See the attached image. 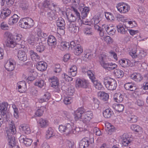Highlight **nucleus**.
Returning a JSON list of instances; mask_svg holds the SVG:
<instances>
[{
    "label": "nucleus",
    "instance_id": "f257e3e1",
    "mask_svg": "<svg viewBox=\"0 0 148 148\" xmlns=\"http://www.w3.org/2000/svg\"><path fill=\"white\" fill-rule=\"evenodd\" d=\"M75 118L76 120L81 119L85 123H88L93 118V113L91 110L86 111L84 108L80 107L75 111Z\"/></svg>",
    "mask_w": 148,
    "mask_h": 148
},
{
    "label": "nucleus",
    "instance_id": "f03ea898",
    "mask_svg": "<svg viewBox=\"0 0 148 148\" xmlns=\"http://www.w3.org/2000/svg\"><path fill=\"white\" fill-rule=\"evenodd\" d=\"M9 129L7 131L8 136V144L11 148L15 146L16 144L15 139L12 135L15 134L16 132L14 122L11 121L9 123Z\"/></svg>",
    "mask_w": 148,
    "mask_h": 148
},
{
    "label": "nucleus",
    "instance_id": "7ed1b4c3",
    "mask_svg": "<svg viewBox=\"0 0 148 148\" xmlns=\"http://www.w3.org/2000/svg\"><path fill=\"white\" fill-rule=\"evenodd\" d=\"M103 83L108 90H115L117 86L116 81L109 77L104 78L103 79Z\"/></svg>",
    "mask_w": 148,
    "mask_h": 148
},
{
    "label": "nucleus",
    "instance_id": "20e7f679",
    "mask_svg": "<svg viewBox=\"0 0 148 148\" xmlns=\"http://www.w3.org/2000/svg\"><path fill=\"white\" fill-rule=\"evenodd\" d=\"M19 26L25 29L30 28L34 25V21L31 18H24L21 19L18 22Z\"/></svg>",
    "mask_w": 148,
    "mask_h": 148
},
{
    "label": "nucleus",
    "instance_id": "39448f33",
    "mask_svg": "<svg viewBox=\"0 0 148 148\" xmlns=\"http://www.w3.org/2000/svg\"><path fill=\"white\" fill-rule=\"evenodd\" d=\"M58 129L60 132L63 133L66 135L72 134V132H74L72 131L71 123H68L64 125H60L59 126Z\"/></svg>",
    "mask_w": 148,
    "mask_h": 148
},
{
    "label": "nucleus",
    "instance_id": "423d86ee",
    "mask_svg": "<svg viewBox=\"0 0 148 148\" xmlns=\"http://www.w3.org/2000/svg\"><path fill=\"white\" fill-rule=\"evenodd\" d=\"M116 8L119 12L121 14H125L130 10V7L127 4L124 3H118Z\"/></svg>",
    "mask_w": 148,
    "mask_h": 148
},
{
    "label": "nucleus",
    "instance_id": "0eeeda50",
    "mask_svg": "<svg viewBox=\"0 0 148 148\" xmlns=\"http://www.w3.org/2000/svg\"><path fill=\"white\" fill-rule=\"evenodd\" d=\"M73 11L75 14L76 15V17L73 14H71L70 16H67L68 21L70 22H73L76 21L77 20L78 21H81L80 14L78 10L75 8L73 7Z\"/></svg>",
    "mask_w": 148,
    "mask_h": 148
},
{
    "label": "nucleus",
    "instance_id": "6e6552de",
    "mask_svg": "<svg viewBox=\"0 0 148 148\" xmlns=\"http://www.w3.org/2000/svg\"><path fill=\"white\" fill-rule=\"evenodd\" d=\"M27 43L29 45L35 48V47L37 45L40 41L39 38L36 35H30L28 37L27 40Z\"/></svg>",
    "mask_w": 148,
    "mask_h": 148
},
{
    "label": "nucleus",
    "instance_id": "1a4fd4ad",
    "mask_svg": "<svg viewBox=\"0 0 148 148\" xmlns=\"http://www.w3.org/2000/svg\"><path fill=\"white\" fill-rule=\"evenodd\" d=\"M88 82L84 79L77 78L76 81L75 86L76 88H86L88 86Z\"/></svg>",
    "mask_w": 148,
    "mask_h": 148
},
{
    "label": "nucleus",
    "instance_id": "9d476101",
    "mask_svg": "<svg viewBox=\"0 0 148 148\" xmlns=\"http://www.w3.org/2000/svg\"><path fill=\"white\" fill-rule=\"evenodd\" d=\"M137 51L136 50H132V51L129 53L130 55L133 58H136L138 57L139 58L141 59L146 55L147 53L145 50H140L139 51L138 53L136 54Z\"/></svg>",
    "mask_w": 148,
    "mask_h": 148
},
{
    "label": "nucleus",
    "instance_id": "9b49d317",
    "mask_svg": "<svg viewBox=\"0 0 148 148\" xmlns=\"http://www.w3.org/2000/svg\"><path fill=\"white\" fill-rule=\"evenodd\" d=\"M15 64V62L14 59H10L6 62L5 67L7 71H11L14 70Z\"/></svg>",
    "mask_w": 148,
    "mask_h": 148
},
{
    "label": "nucleus",
    "instance_id": "f8f14e48",
    "mask_svg": "<svg viewBox=\"0 0 148 148\" xmlns=\"http://www.w3.org/2000/svg\"><path fill=\"white\" fill-rule=\"evenodd\" d=\"M120 139L122 141L123 145L124 146H126L131 142L130 138L128 136L127 134H124L120 136Z\"/></svg>",
    "mask_w": 148,
    "mask_h": 148
},
{
    "label": "nucleus",
    "instance_id": "ddd939ff",
    "mask_svg": "<svg viewBox=\"0 0 148 148\" xmlns=\"http://www.w3.org/2000/svg\"><path fill=\"white\" fill-rule=\"evenodd\" d=\"M1 12L0 17L3 19H4L8 16L11 13V10L8 8L2 6L1 7Z\"/></svg>",
    "mask_w": 148,
    "mask_h": 148
},
{
    "label": "nucleus",
    "instance_id": "4468645a",
    "mask_svg": "<svg viewBox=\"0 0 148 148\" xmlns=\"http://www.w3.org/2000/svg\"><path fill=\"white\" fill-rule=\"evenodd\" d=\"M102 27H104V28L108 35L112 36L115 34L116 30L113 26L111 25H102Z\"/></svg>",
    "mask_w": 148,
    "mask_h": 148
},
{
    "label": "nucleus",
    "instance_id": "2eb2a0df",
    "mask_svg": "<svg viewBox=\"0 0 148 148\" xmlns=\"http://www.w3.org/2000/svg\"><path fill=\"white\" fill-rule=\"evenodd\" d=\"M102 67L106 70L112 71L117 68V65L112 62H107Z\"/></svg>",
    "mask_w": 148,
    "mask_h": 148
},
{
    "label": "nucleus",
    "instance_id": "dca6fc26",
    "mask_svg": "<svg viewBox=\"0 0 148 148\" xmlns=\"http://www.w3.org/2000/svg\"><path fill=\"white\" fill-rule=\"evenodd\" d=\"M38 125L41 128H45L48 126L49 123L48 120L46 119L40 118L37 121Z\"/></svg>",
    "mask_w": 148,
    "mask_h": 148
},
{
    "label": "nucleus",
    "instance_id": "f3484780",
    "mask_svg": "<svg viewBox=\"0 0 148 148\" xmlns=\"http://www.w3.org/2000/svg\"><path fill=\"white\" fill-rule=\"evenodd\" d=\"M19 139L26 146H30L32 142V140L31 139L27 138L23 135H21Z\"/></svg>",
    "mask_w": 148,
    "mask_h": 148
},
{
    "label": "nucleus",
    "instance_id": "a211bd4d",
    "mask_svg": "<svg viewBox=\"0 0 148 148\" xmlns=\"http://www.w3.org/2000/svg\"><path fill=\"white\" fill-rule=\"evenodd\" d=\"M17 85L19 92H20L23 93L26 90V84L25 81H23L18 82Z\"/></svg>",
    "mask_w": 148,
    "mask_h": 148
},
{
    "label": "nucleus",
    "instance_id": "6ab92c4d",
    "mask_svg": "<svg viewBox=\"0 0 148 148\" xmlns=\"http://www.w3.org/2000/svg\"><path fill=\"white\" fill-rule=\"evenodd\" d=\"M108 56L106 53H102L99 56V62L101 65L102 66L107 62L105 61L107 60Z\"/></svg>",
    "mask_w": 148,
    "mask_h": 148
},
{
    "label": "nucleus",
    "instance_id": "aec40b11",
    "mask_svg": "<svg viewBox=\"0 0 148 148\" xmlns=\"http://www.w3.org/2000/svg\"><path fill=\"white\" fill-rule=\"evenodd\" d=\"M124 87L126 90L131 91H134L136 89L135 84L132 82L126 83Z\"/></svg>",
    "mask_w": 148,
    "mask_h": 148
},
{
    "label": "nucleus",
    "instance_id": "412c9836",
    "mask_svg": "<svg viewBox=\"0 0 148 148\" xmlns=\"http://www.w3.org/2000/svg\"><path fill=\"white\" fill-rule=\"evenodd\" d=\"M89 140L87 138H83L79 142V148H87L89 145Z\"/></svg>",
    "mask_w": 148,
    "mask_h": 148
},
{
    "label": "nucleus",
    "instance_id": "4be33fe9",
    "mask_svg": "<svg viewBox=\"0 0 148 148\" xmlns=\"http://www.w3.org/2000/svg\"><path fill=\"white\" fill-rule=\"evenodd\" d=\"M36 67L37 69L40 71L45 70L47 68L46 63L43 61L38 62L36 64Z\"/></svg>",
    "mask_w": 148,
    "mask_h": 148
},
{
    "label": "nucleus",
    "instance_id": "5701e85b",
    "mask_svg": "<svg viewBox=\"0 0 148 148\" xmlns=\"http://www.w3.org/2000/svg\"><path fill=\"white\" fill-rule=\"evenodd\" d=\"M130 77L136 82H140L143 79V77L142 75L139 73H134L131 75Z\"/></svg>",
    "mask_w": 148,
    "mask_h": 148
},
{
    "label": "nucleus",
    "instance_id": "b1692460",
    "mask_svg": "<svg viewBox=\"0 0 148 148\" xmlns=\"http://www.w3.org/2000/svg\"><path fill=\"white\" fill-rule=\"evenodd\" d=\"M31 58L33 61L38 62L40 60V58L36 52L32 50L29 52Z\"/></svg>",
    "mask_w": 148,
    "mask_h": 148
},
{
    "label": "nucleus",
    "instance_id": "393cba45",
    "mask_svg": "<svg viewBox=\"0 0 148 148\" xmlns=\"http://www.w3.org/2000/svg\"><path fill=\"white\" fill-rule=\"evenodd\" d=\"M19 128L23 133L27 134H29L31 132V130L29 126L27 125H21L19 126Z\"/></svg>",
    "mask_w": 148,
    "mask_h": 148
},
{
    "label": "nucleus",
    "instance_id": "a878e982",
    "mask_svg": "<svg viewBox=\"0 0 148 148\" xmlns=\"http://www.w3.org/2000/svg\"><path fill=\"white\" fill-rule=\"evenodd\" d=\"M50 82L51 86L53 88L57 87L58 85V80L57 77L53 76L50 78L49 79Z\"/></svg>",
    "mask_w": 148,
    "mask_h": 148
},
{
    "label": "nucleus",
    "instance_id": "bb28decb",
    "mask_svg": "<svg viewBox=\"0 0 148 148\" xmlns=\"http://www.w3.org/2000/svg\"><path fill=\"white\" fill-rule=\"evenodd\" d=\"M18 57L19 60L24 62L27 60V57L25 52L23 51L19 50L18 52Z\"/></svg>",
    "mask_w": 148,
    "mask_h": 148
},
{
    "label": "nucleus",
    "instance_id": "cd10ccee",
    "mask_svg": "<svg viewBox=\"0 0 148 148\" xmlns=\"http://www.w3.org/2000/svg\"><path fill=\"white\" fill-rule=\"evenodd\" d=\"M8 104L7 103L3 102L0 103V110L1 114L3 116L6 114V111L7 110Z\"/></svg>",
    "mask_w": 148,
    "mask_h": 148
},
{
    "label": "nucleus",
    "instance_id": "c85d7f7f",
    "mask_svg": "<svg viewBox=\"0 0 148 148\" xmlns=\"http://www.w3.org/2000/svg\"><path fill=\"white\" fill-rule=\"evenodd\" d=\"M59 47L60 49L62 51L68 50L69 48V43L65 41H62L59 45Z\"/></svg>",
    "mask_w": 148,
    "mask_h": 148
},
{
    "label": "nucleus",
    "instance_id": "c756f323",
    "mask_svg": "<svg viewBox=\"0 0 148 148\" xmlns=\"http://www.w3.org/2000/svg\"><path fill=\"white\" fill-rule=\"evenodd\" d=\"M83 48L80 45L77 44L74 49V54L77 56L80 55L83 52Z\"/></svg>",
    "mask_w": 148,
    "mask_h": 148
},
{
    "label": "nucleus",
    "instance_id": "7c9ffc66",
    "mask_svg": "<svg viewBox=\"0 0 148 148\" xmlns=\"http://www.w3.org/2000/svg\"><path fill=\"white\" fill-rule=\"evenodd\" d=\"M105 129L108 132V134H111L112 132H114V126L108 122H106L105 123Z\"/></svg>",
    "mask_w": 148,
    "mask_h": 148
},
{
    "label": "nucleus",
    "instance_id": "2f4dec72",
    "mask_svg": "<svg viewBox=\"0 0 148 148\" xmlns=\"http://www.w3.org/2000/svg\"><path fill=\"white\" fill-rule=\"evenodd\" d=\"M19 17L16 14H14L9 19L8 23L10 25H12L16 23L18 21Z\"/></svg>",
    "mask_w": 148,
    "mask_h": 148
},
{
    "label": "nucleus",
    "instance_id": "473e14b6",
    "mask_svg": "<svg viewBox=\"0 0 148 148\" xmlns=\"http://www.w3.org/2000/svg\"><path fill=\"white\" fill-rule=\"evenodd\" d=\"M124 96L121 94L116 93L114 95V99L115 101L116 102H121L123 99Z\"/></svg>",
    "mask_w": 148,
    "mask_h": 148
},
{
    "label": "nucleus",
    "instance_id": "72a5a7b5",
    "mask_svg": "<svg viewBox=\"0 0 148 148\" xmlns=\"http://www.w3.org/2000/svg\"><path fill=\"white\" fill-rule=\"evenodd\" d=\"M98 95L100 99L103 101H107L109 98V95L104 92H99Z\"/></svg>",
    "mask_w": 148,
    "mask_h": 148
},
{
    "label": "nucleus",
    "instance_id": "f704fd0d",
    "mask_svg": "<svg viewBox=\"0 0 148 148\" xmlns=\"http://www.w3.org/2000/svg\"><path fill=\"white\" fill-rule=\"evenodd\" d=\"M78 27L75 24L70 23L69 25L68 29L69 31L73 33H75L78 31Z\"/></svg>",
    "mask_w": 148,
    "mask_h": 148
},
{
    "label": "nucleus",
    "instance_id": "c9c22d12",
    "mask_svg": "<svg viewBox=\"0 0 148 148\" xmlns=\"http://www.w3.org/2000/svg\"><path fill=\"white\" fill-rule=\"evenodd\" d=\"M112 107L116 111L119 112L123 111L124 108L123 105L120 104H114L113 105Z\"/></svg>",
    "mask_w": 148,
    "mask_h": 148
},
{
    "label": "nucleus",
    "instance_id": "e433bc0d",
    "mask_svg": "<svg viewBox=\"0 0 148 148\" xmlns=\"http://www.w3.org/2000/svg\"><path fill=\"white\" fill-rule=\"evenodd\" d=\"M47 43L50 46L56 45V38L52 35L49 36L48 38Z\"/></svg>",
    "mask_w": 148,
    "mask_h": 148
},
{
    "label": "nucleus",
    "instance_id": "4c0bfd02",
    "mask_svg": "<svg viewBox=\"0 0 148 148\" xmlns=\"http://www.w3.org/2000/svg\"><path fill=\"white\" fill-rule=\"evenodd\" d=\"M77 68L75 65L72 66L70 68L69 71V75L72 77L75 76L77 73Z\"/></svg>",
    "mask_w": 148,
    "mask_h": 148
},
{
    "label": "nucleus",
    "instance_id": "58836bf2",
    "mask_svg": "<svg viewBox=\"0 0 148 148\" xmlns=\"http://www.w3.org/2000/svg\"><path fill=\"white\" fill-rule=\"evenodd\" d=\"M6 45L7 47L11 48H14L16 45L15 42L12 38L7 39L6 42Z\"/></svg>",
    "mask_w": 148,
    "mask_h": 148
},
{
    "label": "nucleus",
    "instance_id": "ea45409f",
    "mask_svg": "<svg viewBox=\"0 0 148 148\" xmlns=\"http://www.w3.org/2000/svg\"><path fill=\"white\" fill-rule=\"evenodd\" d=\"M54 135V130L51 127H49L46 133V137L49 139Z\"/></svg>",
    "mask_w": 148,
    "mask_h": 148
},
{
    "label": "nucleus",
    "instance_id": "a19ab883",
    "mask_svg": "<svg viewBox=\"0 0 148 148\" xmlns=\"http://www.w3.org/2000/svg\"><path fill=\"white\" fill-rule=\"evenodd\" d=\"M46 110V108L45 107H40L36 111L35 114L37 116H41L42 115L44 111Z\"/></svg>",
    "mask_w": 148,
    "mask_h": 148
},
{
    "label": "nucleus",
    "instance_id": "79ce46f5",
    "mask_svg": "<svg viewBox=\"0 0 148 148\" xmlns=\"http://www.w3.org/2000/svg\"><path fill=\"white\" fill-rule=\"evenodd\" d=\"M89 10V8L87 7L83 8L81 12V16L82 18H84L87 16Z\"/></svg>",
    "mask_w": 148,
    "mask_h": 148
},
{
    "label": "nucleus",
    "instance_id": "37998d69",
    "mask_svg": "<svg viewBox=\"0 0 148 148\" xmlns=\"http://www.w3.org/2000/svg\"><path fill=\"white\" fill-rule=\"evenodd\" d=\"M56 24L58 27L63 28L65 25L64 20L61 17L59 18L56 21Z\"/></svg>",
    "mask_w": 148,
    "mask_h": 148
},
{
    "label": "nucleus",
    "instance_id": "c03bdc74",
    "mask_svg": "<svg viewBox=\"0 0 148 148\" xmlns=\"http://www.w3.org/2000/svg\"><path fill=\"white\" fill-rule=\"evenodd\" d=\"M83 32L86 35L91 36L93 34V30L90 27H85L84 29Z\"/></svg>",
    "mask_w": 148,
    "mask_h": 148
},
{
    "label": "nucleus",
    "instance_id": "a18cd8bd",
    "mask_svg": "<svg viewBox=\"0 0 148 148\" xmlns=\"http://www.w3.org/2000/svg\"><path fill=\"white\" fill-rule=\"evenodd\" d=\"M113 114V112L108 109L105 110L103 113L104 116L105 118H107L110 117Z\"/></svg>",
    "mask_w": 148,
    "mask_h": 148
},
{
    "label": "nucleus",
    "instance_id": "49530a36",
    "mask_svg": "<svg viewBox=\"0 0 148 148\" xmlns=\"http://www.w3.org/2000/svg\"><path fill=\"white\" fill-rule=\"evenodd\" d=\"M122 24H120L117 25L118 32L122 34H125L127 32L125 28Z\"/></svg>",
    "mask_w": 148,
    "mask_h": 148
},
{
    "label": "nucleus",
    "instance_id": "de8ad7c7",
    "mask_svg": "<svg viewBox=\"0 0 148 148\" xmlns=\"http://www.w3.org/2000/svg\"><path fill=\"white\" fill-rule=\"evenodd\" d=\"M35 46L36 47L35 48L37 51L39 52H42L45 49V46L42 45V42H40V41L39 42L38 44Z\"/></svg>",
    "mask_w": 148,
    "mask_h": 148
},
{
    "label": "nucleus",
    "instance_id": "09e8293b",
    "mask_svg": "<svg viewBox=\"0 0 148 148\" xmlns=\"http://www.w3.org/2000/svg\"><path fill=\"white\" fill-rule=\"evenodd\" d=\"M114 74L115 76L118 78H121L124 75L123 71L119 69H117L114 70Z\"/></svg>",
    "mask_w": 148,
    "mask_h": 148
},
{
    "label": "nucleus",
    "instance_id": "8fccbe9b",
    "mask_svg": "<svg viewBox=\"0 0 148 148\" xmlns=\"http://www.w3.org/2000/svg\"><path fill=\"white\" fill-rule=\"evenodd\" d=\"M34 85L35 86H37L39 88H41L44 86L45 83L44 80L41 79H38L36 81Z\"/></svg>",
    "mask_w": 148,
    "mask_h": 148
},
{
    "label": "nucleus",
    "instance_id": "3c124183",
    "mask_svg": "<svg viewBox=\"0 0 148 148\" xmlns=\"http://www.w3.org/2000/svg\"><path fill=\"white\" fill-rule=\"evenodd\" d=\"M102 40H104L107 44H111L113 42V40L109 36H104L101 38Z\"/></svg>",
    "mask_w": 148,
    "mask_h": 148
},
{
    "label": "nucleus",
    "instance_id": "603ef678",
    "mask_svg": "<svg viewBox=\"0 0 148 148\" xmlns=\"http://www.w3.org/2000/svg\"><path fill=\"white\" fill-rule=\"evenodd\" d=\"M131 129L136 132H139L142 131L141 127L136 125H132L131 127Z\"/></svg>",
    "mask_w": 148,
    "mask_h": 148
},
{
    "label": "nucleus",
    "instance_id": "864d4df0",
    "mask_svg": "<svg viewBox=\"0 0 148 148\" xmlns=\"http://www.w3.org/2000/svg\"><path fill=\"white\" fill-rule=\"evenodd\" d=\"M137 117L135 115H131L127 117V120L130 123H135L137 121Z\"/></svg>",
    "mask_w": 148,
    "mask_h": 148
},
{
    "label": "nucleus",
    "instance_id": "5fc2aeb1",
    "mask_svg": "<svg viewBox=\"0 0 148 148\" xmlns=\"http://www.w3.org/2000/svg\"><path fill=\"white\" fill-rule=\"evenodd\" d=\"M47 17L50 20H52L55 18V12L51 11L48 12L47 14Z\"/></svg>",
    "mask_w": 148,
    "mask_h": 148
},
{
    "label": "nucleus",
    "instance_id": "6e6d98bb",
    "mask_svg": "<svg viewBox=\"0 0 148 148\" xmlns=\"http://www.w3.org/2000/svg\"><path fill=\"white\" fill-rule=\"evenodd\" d=\"M94 85L96 88L98 90H100L102 88V85L97 80H95V79L93 81H92Z\"/></svg>",
    "mask_w": 148,
    "mask_h": 148
},
{
    "label": "nucleus",
    "instance_id": "4d7b16f0",
    "mask_svg": "<svg viewBox=\"0 0 148 148\" xmlns=\"http://www.w3.org/2000/svg\"><path fill=\"white\" fill-rule=\"evenodd\" d=\"M105 15L107 20L112 21L114 19V17L113 14L111 13L106 12L105 13Z\"/></svg>",
    "mask_w": 148,
    "mask_h": 148
},
{
    "label": "nucleus",
    "instance_id": "13d9d810",
    "mask_svg": "<svg viewBox=\"0 0 148 148\" xmlns=\"http://www.w3.org/2000/svg\"><path fill=\"white\" fill-rule=\"evenodd\" d=\"M119 62L120 64L123 67H126L129 66L128 64V61L127 60L121 59L119 61Z\"/></svg>",
    "mask_w": 148,
    "mask_h": 148
},
{
    "label": "nucleus",
    "instance_id": "bf43d9fd",
    "mask_svg": "<svg viewBox=\"0 0 148 148\" xmlns=\"http://www.w3.org/2000/svg\"><path fill=\"white\" fill-rule=\"evenodd\" d=\"M100 20L98 16H95L91 20V23L93 25L98 24Z\"/></svg>",
    "mask_w": 148,
    "mask_h": 148
},
{
    "label": "nucleus",
    "instance_id": "052dcab7",
    "mask_svg": "<svg viewBox=\"0 0 148 148\" xmlns=\"http://www.w3.org/2000/svg\"><path fill=\"white\" fill-rule=\"evenodd\" d=\"M26 44L25 41L22 40L21 43L16 44V47L19 49L24 48L26 46Z\"/></svg>",
    "mask_w": 148,
    "mask_h": 148
},
{
    "label": "nucleus",
    "instance_id": "680f3d73",
    "mask_svg": "<svg viewBox=\"0 0 148 148\" xmlns=\"http://www.w3.org/2000/svg\"><path fill=\"white\" fill-rule=\"evenodd\" d=\"M14 110V117L16 119L19 117L18 111V109L17 108L15 105L12 106Z\"/></svg>",
    "mask_w": 148,
    "mask_h": 148
},
{
    "label": "nucleus",
    "instance_id": "e2e57ef3",
    "mask_svg": "<svg viewBox=\"0 0 148 148\" xmlns=\"http://www.w3.org/2000/svg\"><path fill=\"white\" fill-rule=\"evenodd\" d=\"M62 77L64 78L66 81L67 82H70L72 81L73 78L69 76L65 73H63L62 74Z\"/></svg>",
    "mask_w": 148,
    "mask_h": 148
},
{
    "label": "nucleus",
    "instance_id": "0e129e2a",
    "mask_svg": "<svg viewBox=\"0 0 148 148\" xmlns=\"http://www.w3.org/2000/svg\"><path fill=\"white\" fill-rule=\"evenodd\" d=\"M65 27L63 28L62 27H58L57 28V32L60 35H62L65 33L64 29Z\"/></svg>",
    "mask_w": 148,
    "mask_h": 148
},
{
    "label": "nucleus",
    "instance_id": "69168bd1",
    "mask_svg": "<svg viewBox=\"0 0 148 148\" xmlns=\"http://www.w3.org/2000/svg\"><path fill=\"white\" fill-rule=\"evenodd\" d=\"M72 131L74 132H72V133L76 134L77 132H78L80 130L79 128L76 127V126L74 124L71 123Z\"/></svg>",
    "mask_w": 148,
    "mask_h": 148
},
{
    "label": "nucleus",
    "instance_id": "338daca9",
    "mask_svg": "<svg viewBox=\"0 0 148 148\" xmlns=\"http://www.w3.org/2000/svg\"><path fill=\"white\" fill-rule=\"evenodd\" d=\"M51 2L49 0H46L45 1L44 5L45 7L50 8L52 5Z\"/></svg>",
    "mask_w": 148,
    "mask_h": 148
},
{
    "label": "nucleus",
    "instance_id": "774afa93",
    "mask_svg": "<svg viewBox=\"0 0 148 148\" xmlns=\"http://www.w3.org/2000/svg\"><path fill=\"white\" fill-rule=\"evenodd\" d=\"M37 34V36L39 37H41L43 38H45L47 36V34L44 33L41 30L38 32Z\"/></svg>",
    "mask_w": 148,
    "mask_h": 148
}]
</instances>
